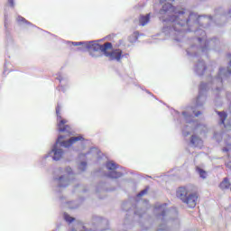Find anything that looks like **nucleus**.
I'll list each match as a JSON object with an SVG mask.
<instances>
[{
    "label": "nucleus",
    "instance_id": "f257e3e1",
    "mask_svg": "<svg viewBox=\"0 0 231 231\" xmlns=\"http://www.w3.org/2000/svg\"><path fill=\"white\" fill-rule=\"evenodd\" d=\"M160 14L165 18L163 21L174 23L173 28L175 32H180V28L186 23H189L187 19V9L174 7L172 4H164L160 10ZM177 26L179 28H176Z\"/></svg>",
    "mask_w": 231,
    "mask_h": 231
},
{
    "label": "nucleus",
    "instance_id": "f03ea898",
    "mask_svg": "<svg viewBox=\"0 0 231 231\" xmlns=\"http://www.w3.org/2000/svg\"><path fill=\"white\" fill-rule=\"evenodd\" d=\"M87 48L91 57H100V53H104V55H106V57H108L110 60L117 61H120L123 57V51L120 49H116L111 52L107 51V50H113L112 42H106L103 45L99 43L90 42L88 43Z\"/></svg>",
    "mask_w": 231,
    "mask_h": 231
},
{
    "label": "nucleus",
    "instance_id": "7ed1b4c3",
    "mask_svg": "<svg viewBox=\"0 0 231 231\" xmlns=\"http://www.w3.org/2000/svg\"><path fill=\"white\" fill-rule=\"evenodd\" d=\"M176 196L182 203H185L189 208H195L198 205V192L190 193L187 187H179L176 191Z\"/></svg>",
    "mask_w": 231,
    "mask_h": 231
},
{
    "label": "nucleus",
    "instance_id": "20e7f679",
    "mask_svg": "<svg viewBox=\"0 0 231 231\" xmlns=\"http://www.w3.org/2000/svg\"><path fill=\"white\" fill-rule=\"evenodd\" d=\"M60 111H62V106L60 105H57L56 106V116L58 122V129L60 133H68L69 136L71 134V126L68 124V119H63L60 115Z\"/></svg>",
    "mask_w": 231,
    "mask_h": 231
},
{
    "label": "nucleus",
    "instance_id": "39448f33",
    "mask_svg": "<svg viewBox=\"0 0 231 231\" xmlns=\"http://www.w3.org/2000/svg\"><path fill=\"white\" fill-rule=\"evenodd\" d=\"M64 140V135H60L56 141V143H60L61 147H71V145H75V143H79V142H84V137L82 135H79L76 137H70L67 141Z\"/></svg>",
    "mask_w": 231,
    "mask_h": 231
},
{
    "label": "nucleus",
    "instance_id": "423d86ee",
    "mask_svg": "<svg viewBox=\"0 0 231 231\" xmlns=\"http://www.w3.org/2000/svg\"><path fill=\"white\" fill-rule=\"evenodd\" d=\"M106 169H108L110 171L108 173L109 178H114L115 180L118 178H122L124 174L120 171H116L118 169V164L113 162H106Z\"/></svg>",
    "mask_w": 231,
    "mask_h": 231
},
{
    "label": "nucleus",
    "instance_id": "0eeeda50",
    "mask_svg": "<svg viewBox=\"0 0 231 231\" xmlns=\"http://www.w3.org/2000/svg\"><path fill=\"white\" fill-rule=\"evenodd\" d=\"M149 21H151V14H148L146 15H141L139 17V23H140L141 26H145V24H147V23H149Z\"/></svg>",
    "mask_w": 231,
    "mask_h": 231
},
{
    "label": "nucleus",
    "instance_id": "6e6552de",
    "mask_svg": "<svg viewBox=\"0 0 231 231\" xmlns=\"http://www.w3.org/2000/svg\"><path fill=\"white\" fill-rule=\"evenodd\" d=\"M53 152H54L53 160H55L56 162H58V160H60V158H62L64 154V151H62V149H54Z\"/></svg>",
    "mask_w": 231,
    "mask_h": 231
},
{
    "label": "nucleus",
    "instance_id": "1a4fd4ad",
    "mask_svg": "<svg viewBox=\"0 0 231 231\" xmlns=\"http://www.w3.org/2000/svg\"><path fill=\"white\" fill-rule=\"evenodd\" d=\"M219 187L222 189V190L230 189V180H228V178H225L224 180L220 183Z\"/></svg>",
    "mask_w": 231,
    "mask_h": 231
},
{
    "label": "nucleus",
    "instance_id": "9d476101",
    "mask_svg": "<svg viewBox=\"0 0 231 231\" xmlns=\"http://www.w3.org/2000/svg\"><path fill=\"white\" fill-rule=\"evenodd\" d=\"M190 143H192L194 147H198V145L201 143V139L197 135H192L190 139Z\"/></svg>",
    "mask_w": 231,
    "mask_h": 231
},
{
    "label": "nucleus",
    "instance_id": "9b49d317",
    "mask_svg": "<svg viewBox=\"0 0 231 231\" xmlns=\"http://www.w3.org/2000/svg\"><path fill=\"white\" fill-rule=\"evenodd\" d=\"M217 115L219 116L220 118V125H225V120L227 118L226 112H217Z\"/></svg>",
    "mask_w": 231,
    "mask_h": 231
},
{
    "label": "nucleus",
    "instance_id": "f8f14e48",
    "mask_svg": "<svg viewBox=\"0 0 231 231\" xmlns=\"http://www.w3.org/2000/svg\"><path fill=\"white\" fill-rule=\"evenodd\" d=\"M196 171L199 174L200 178H202V180H205L207 178V171L205 170L197 167Z\"/></svg>",
    "mask_w": 231,
    "mask_h": 231
},
{
    "label": "nucleus",
    "instance_id": "ddd939ff",
    "mask_svg": "<svg viewBox=\"0 0 231 231\" xmlns=\"http://www.w3.org/2000/svg\"><path fill=\"white\" fill-rule=\"evenodd\" d=\"M66 221H68L69 223H73V221H75V217H70V216H66L65 217Z\"/></svg>",
    "mask_w": 231,
    "mask_h": 231
},
{
    "label": "nucleus",
    "instance_id": "4468645a",
    "mask_svg": "<svg viewBox=\"0 0 231 231\" xmlns=\"http://www.w3.org/2000/svg\"><path fill=\"white\" fill-rule=\"evenodd\" d=\"M144 194H147V189L142 190L137 196L138 198H142V196H144Z\"/></svg>",
    "mask_w": 231,
    "mask_h": 231
},
{
    "label": "nucleus",
    "instance_id": "2eb2a0df",
    "mask_svg": "<svg viewBox=\"0 0 231 231\" xmlns=\"http://www.w3.org/2000/svg\"><path fill=\"white\" fill-rule=\"evenodd\" d=\"M8 3L12 8H14V6H15L14 0H8Z\"/></svg>",
    "mask_w": 231,
    "mask_h": 231
},
{
    "label": "nucleus",
    "instance_id": "dca6fc26",
    "mask_svg": "<svg viewBox=\"0 0 231 231\" xmlns=\"http://www.w3.org/2000/svg\"><path fill=\"white\" fill-rule=\"evenodd\" d=\"M81 44H84V42H73V45L74 46H81Z\"/></svg>",
    "mask_w": 231,
    "mask_h": 231
},
{
    "label": "nucleus",
    "instance_id": "f3484780",
    "mask_svg": "<svg viewBox=\"0 0 231 231\" xmlns=\"http://www.w3.org/2000/svg\"><path fill=\"white\" fill-rule=\"evenodd\" d=\"M226 167L231 171V162L226 163Z\"/></svg>",
    "mask_w": 231,
    "mask_h": 231
},
{
    "label": "nucleus",
    "instance_id": "a211bd4d",
    "mask_svg": "<svg viewBox=\"0 0 231 231\" xmlns=\"http://www.w3.org/2000/svg\"><path fill=\"white\" fill-rule=\"evenodd\" d=\"M222 151H223V152H228V151H230V148L225 147L222 149Z\"/></svg>",
    "mask_w": 231,
    "mask_h": 231
},
{
    "label": "nucleus",
    "instance_id": "6ab92c4d",
    "mask_svg": "<svg viewBox=\"0 0 231 231\" xmlns=\"http://www.w3.org/2000/svg\"><path fill=\"white\" fill-rule=\"evenodd\" d=\"M227 71H228V73H230V75H231V61L229 62V67H228Z\"/></svg>",
    "mask_w": 231,
    "mask_h": 231
},
{
    "label": "nucleus",
    "instance_id": "aec40b11",
    "mask_svg": "<svg viewBox=\"0 0 231 231\" xmlns=\"http://www.w3.org/2000/svg\"><path fill=\"white\" fill-rule=\"evenodd\" d=\"M199 115H201V112H198L197 114H195V116H199Z\"/></svg>",
    "mask_w": 231,
    "mask_h": 231
},
{
    "label": "nucleus",
    "instance_id": "412c9836",
    "mask_svg": "<svg viewBox=\"0 0 231 231\" xmlns=\"http://www.w3.org/2000/svg\"><path fill=\"white\" fill-rule=\"evenodd\" d=\"M161 216H162V217H164V216H165V211H162V213L161 214Z\"/></svg>",
    "mask_w": 231,
    "mask_h": 231
},
{
    "label": "nucleus",
    "instance_id": "4be33fe9",
    "mask_svg": "<svg viewBox=\"0 0 231 231\" xmlns=\"http://www.w3.org/2000/svg\"><path fill=\"white\" fill-rule=\"evenodd\" d=\"M81 165H82L83 167H86V162H81Z\"/></svg>",
    "mask_w": 231,
    "mask_h": 231
},
{
    "label": "nucleus",
    "instance_id": "5701e85b",
    "mask_svg": "<svg viewBox=\"0 0 231 231\" xmlns=\"http://www.w3.org/2000/svg\"><path fill=\"white\" fill-rule=\"evenodd\" d=\"M68 184H60V187H67Z\"/></svg>",
    "mask_w": 231,
    "mask_h": 231
},
{
    "label": "nucleus",
    "instance_id": "b1692460",
    "mask_svg": "<svg viewBox=\"0 0 231 231\" xmlns=\"http://www.w3.org/2000/svg\"><path fill=\"white\" fill-rule=\"evenodd\" d=\"M200 88H205V84H201V85H200Z\"/></svg>",
    "mask_w": 231,
    "mask_h": 231
},
{
    "label": "nucleus",
    "instance_id": "393cba45",
    "mask_svg": "<svg viewBox=\"0 0 231 231\" xmlns=\"http://www.w3.org/2000/svg\"><path fill=\"white\" fill-rule=\"evenodd\" d=\"M59 180H60V181H62V177H60V179H59Z\"/></svg>",
    "mask_w": 231,
    "mask_h": 231
}]
</instances>
